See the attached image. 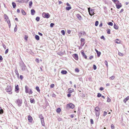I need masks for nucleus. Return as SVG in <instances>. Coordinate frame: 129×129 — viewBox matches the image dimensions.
<instances>
[{
  "label": "nucleus",
  "mask_w": 129,
  "mask_h": 129,
  "mask_svg": "<svg viewBox=\"0 0 129 129\" xmlns=\"http://www.w3.org/2000/svg\"><path fill=\"white\" fill-rule=\"evenodd\" d=\"M19 66L22 71L25 70L26 67L24 63L22 61H21L19 62Z\"/></svg>",
  "instance_id": "obj_1"
},
{
  "label": "nucleus",
  "mask_w": 129,
  "mask_h": 129,
  "mask_svg": "<svg viewBox=\"0 0 129 129\" xmlns=\"http://www.w3.org/2000/svg\"><path fill=\"white\" fill-rule=\"evenodd\" d=\"M25 92L26 93H28L29 94H32L33 92L31 89H29L28 87L26 85L25 87Z\"/></svg>",
  "instance_id": "obj_2"
},
{
  "label": "nucleus",
  "mask_w": 129,
  "mask_h": 129,
  "mask_svg": "<svg viewBox=\"0 0 129 129\" xmlns=\"http://www.w3.org/2000/svg\"><path fill=\"white\" fill-rule=\"evenodd\" d=\"M94 111L95 113L96 116L99 117L100 115V109L98 107H96L94 109Z\"/></svg>",
  "instance_id": "obj_3"
},
{
  "label": "nucleus",
  "mask_w": 129,
  "mask_h": 129,
  "mask_svg": "<svg viewBox=\"0 0 129 129\" xmlns=\"http://www.w3.org/2000/svg\"><path fill=\"white\" fill-rule=\"evenodd\" d=\"M22 102V101L21 99H18L15 101V103H16L19 107L21 106Z\"/></svg>",
  "instance_id": "obj_4"
},
{
  "label": "nucleus",
  "mask_w": 129,
  "mask_h": 129,
  "mask_svg": "<svg viewBox=\"0 0 129 129\" xmlns=\"http://www.w3.org/2000/svg\"><path fill=\"white\" fill-rule=\"evenodd\" d=\"M42 15L43 17L47 18H49L50 17V15L48 13L43 12L42 14Z\"/></svg>",
  "instance_id": "obj_5"
},
{
  "label": "nucleus",
  "mask_w": 129,
  "mask_h": 129,
  "mask_svg": "<svg viewBox=\"0 0 129 129\" xmlns=\"http://www.w3.org/2000/svg\"><path fill=\"white\" fill-rule=\"evenodd\" d=\"M88 9L89 15L91 16L93 15L94 14V10L93 9H91V10H90V8H88Z\"/></svg>",
  "instance_id": "obj_6"
},
{
  "label": "nucleus",
  "mask_w": 129,
  "mask_h": 129,
  "mask_svg": "<svg viewBox=\"0 0 129 129\" xmlns=\"http://www.w3.org/2000/svg\"><path fill=\"white\" fill-rule=\"evenodd\" d=\"M6 90L7 92H11L12 90V89L10 86H7Z\"/></svg>",
  "instance_id": "obj_7"
},
{
  "label": "nucleus",
  "mask_w": 129,
  "mask_h": 129,
  "mask_svg": "<svg viewBox=\"0 0 129 129\" xmlns=\"http://www.w3.org/2000/svg\"><path fill=\"white\" fill-rule=\"evenodd\" d=\"M68 106L70 108L73 109L74 107V104L70 103L68 104Z\"/></svg>",
  "instance_id": "obj_8"
},
{
  "label": "nucleus",
  "mask_w": 129,
  "mask_h": 129,
  "mask_svg": "<svg viewBox=\"0 0 129 129\" xmlns=\"http://www.w3.org/2000/svg\"><path fill=\"white\" fill-rule=\"evenodd\" d=\"M28 119L29 121L30 122H31L33 120L32 117L30 115H28Z\"/></svg>",
  "instance_id": "obj_9"
},
{
  "label": "nucleus",
  "mask_w": 129,
  "mask_h": 129,
  "mask_svg": "<svg viewBox=\"0 0 129 129\" xmlns=\"http://www.w3.org/2000/svg\"><path fill=\"white\" fill-rule=\"evenodd\" d=\"M81 53L82 54L83 56L86 59H87V57L85 54L84 51H81Z\"/></svg>",
  "instance_id": "obj_10"
},
{
  "label": "nucleus",
  "mask_w": 129,
  "mask_h": 129,
  "mask_svg": "<svg viewBox=\"0 0 129 129\" xmlns=\"http://www.w3.org/2000/svg\"><path fill=\"white\" fill-rule=\"evenodd\" d=\"M74 91V90L72 88H70L68 89V93H72V92H73Z\"/></svg>",
  "instance_id": "obj_11"
},
{
  "label": "nucleus",
  "mask_w": 129,
  "mask_h": 129,
  "mask_svg": "<svg viewBox=\"0 0 129 129\" xmlns=\"http://www.w3.org/2000/svg\"><path fill=\"white\" fill-rule=\"evenodd\" d=\"M77 17L80 20H81L82 19V17L79 14H77Z\"/></svg>",
  "instance_id": "obj_12"
},
{
  "label": "nucleus",
  "mask_w": 129,
  "mask_h": 129,
  "mask_svg": "<svg viewBox=\"0 0 129 129\" xmlns=\"http://www.w3.org/2000/svg\"><path fill=\"white\" fill-rule=\"evenodd\" d=\"M74 58L76 60H78V55L77 54H74Z\"/></svg>",
  "instance_id": "obj_13"
},
{
  "label": "nucleus",
  "mask_w": 129,
  "mask_h": 129,
  "mask_svg": "<svg viewBox=\"0 0 129 129\" xmlns=\"http://www.w3.org/2000/svg\"><path fill=\"white\" fill-rule=\"evenodd\" d=\"M31 14L32 15H34L35 11L33 9H31Z\"/></svg>",
  "instance_id": "obj_14"
},
{
  "label": "nucleus",
  "mask_w": 129,
  "mask_h": 129,
  "mask_svg": "<svg viewBox=\"0 0 129 129\" xmlns=\"http://www.w3.org/2000/svg\"><path fill=\"white\" fill-rule=\"evenodd\" d=\"M129 99V96H128L125 99H124L123 101V102L124 103H126V101L128 100Z\"/></svg>",
  "instance_id": "obj_15"
},
{
  "label": "nucleus",
  "mask_w": 129,
  "mask_h": 129,
  "mask_svg": "<svg viewBox=\"0 0 129 129\" xmlns=\"http://www.w3.org/2000/svg\"><path fill=\"white\" fill-rule=\"evenodd\" d=\"M85 33L84 32H80L79 34V37H80L82 35H84L85 34Z\"/></svg>",
  "instance_id": "obj_16"
},
{
  "label": "nucleus",
  "mask_w": 129,
  "mask_h": 129,
  "mask_svg": "<svg viewBox=\"0 0 129 129\" xmlns=\"http://www.w3.org/2000/svg\"><path fill=\"white\" fill-rule=\"evenodd\" d=\"M116 8L118 9H119L120 7H121L122 6V5H117L116 4Z\"/></svg>",
  "instance_id": "obj_17"
},
{
  "label": "nucleus",
  "mask_w": 129,
  "mask_h": 129,
  "mask_svg": "<svg viewBox=\"0 0 129 129\" xmlns=\"http://www.w3.org/2000/svg\"><path fill=\"white\" fill-rule=\"evenodd\" d=\"M19 90V88L18 87V85H17L16 86H15V91H17Z\"/></svg>",
  "instance_id": "obj_18"
},
{
  "label": "nucleus",
  "mask_w": 129,
  "mask_h": 129,
  "mask_svg": "<svg viewBox=\"0 0 129 129\" xmlns=\"http://www.w3.org/2000/svg\"><path fill=\"white\" fill-rule=\"evenodd\" d=\"M35 38L37 40H39L40 39V37H39L37 35H36L35 36Z\"/></svg>",
  "instance_id": "obj_19"
},
{
  "label": "nucleus",
  "mask_w": 129,
  "mask_h": 129,
  "mask_svg": "<svg viewBox=\"0 0 129 129\" xmlns=\"http://www.w3.org/2000/svg\"><path fill=\"white\" fill-rule=\"evenodd\" d=\"M13 7V8H15L16 6V3L14 2H12V3Z\"/></svg>",
  "instance_id": "obj_20"
},
{
  "label": "nucleus",
  "mask_w": 129,
  "mask_h": 129,
  "mask_svg": "<svg viewBox=\"0 0 129 129\" xmlns=\"http://www.w3.org/2000/svg\"><path fill=\"white\" fill-rule=\"evenodd\" d=\"M61 73L63 74H65L67 73V72L66 71L62 70L61 71Z\"/></svg>",
  "instance_id": "obj_21"
},
{
  "label": "nucleus",
  "mask_w": 129,
  "mask_h": 129,
  "mask_svg": "<svg viewBox=\"0 0 129 129\" xmlns=\"http://www.w3.org/2000/svg\"><path fill=\"white\" fill-rule=\"evenodd\" d=\"M30 103H35V100L34 99H30Z\"/></svg>",
  "instance_id": "obj_22"
},
{
  "label": "nucleus",
  "mask_w": 129,
  "mask_h": 129,
  "mask_svg": "<svg viewBox=\"0 0 129 129\" xmlns=\"http://www.w3.org/2000/svg\"><path fill=\"white\" fill-rule=\"evenodd\" d=\"M41 122L43 126H44L45 124V123L44 120V119H41Z\"/></svg>",
  "instance_id": "obj_23"
},
{
  "label": "nucleus",
  "mask_w": 129,
  "mask_h": 129,
  "mask_svg": "<svg viewBox=\"0 0 129 129\" xmlns=\"http://www.w3.org/2000/svg\"><path fill=\"white\" fill-rule=\"evenodd\" d=\"M72 8L71 7H67L66 8V9L67 10L69 11L70 9H71Z\"/></svg>",
  "instance_id": "obj_24"
},
{
  "label": "nucleus",
  "mask_w": 129,
  "mask_h": 129,
  "mask_svg": "<svg viewBox=\"0 0 129 129\" xmlns=\"http://www.w3.org/2000/svg\"><path fill=\"white\" fill-rule=\"evenodd\" d=\"M114 28L116 29H117L118 28V27L117 25L115 24H114Z\"/></svg>",
  "instance_id": "obj_25"
},
{
  "label": "nucleus",
  "mask_w": 129,
  "mask_h": 129,
  "mask_svg": "<svg viewBox=\"0 0 129 129\" xmlns=\"http://www.w3.org/2000/svg\"><path fill=\"white\" fill-rule=\"evenodd\" d=\"M115 43L117 44H119L120 43V41L118 39H117L116 40Z\"/></svg>",
  "instance_id": "obj_26"
},
{
  "label": "nucleus",
  "mask_w": 129,
  "mask_h": 129,
  "mask_svg": "<svg viewBox=\"0 0 129 129\" xmlns=\"http://www.w3.org/2000/svg\"><path fill=\"white\" fill-rule=\"evenodd\" d=\"M15 73L16 74V75H17L18 76H19V74H18V71L17 70V69H15Z\"/></svg>",
  "instance_id": "obj_27"
},
{
  "label": "nucleus",
  "mask_w": 129,
  "mask_h": 129,
  "mask_svg": "<svg viewBox=\"0 0 129 129\" xmlns=\"http://www.w3.org/2000/svg\"><path fill=\"white\" fill-rule=\"evenodd\" d=\"M7 23L9 25V27H10V26H11V24H10V21L9 19H8L7 20Z\"/></svg>",
  "instance_id": "obj_28"
},
{
  "label": "nucleus",
  "mask_w": 129,
  "mask_h": 129,
  "mask_svg": "<svg viewBox=\"0 0 129 129\" xmlns=\"http://www.w3.org/2000/svg\"><path fill=\"white\" fill-rule=\"evenodd\" d=\"M21 13L23 15H26V13L22 9L21 10Z\"/></svg>",
  "instance_id": "obj_29"
},
{
  "label": "nucleus",
  "mask_w": 129,
  "mask_h": 129,
  "mask_svg": "<svg viewBox=\"0 0 129 129\" xmlns=\"http://www.w3.org/2000/svg\"><path fill=\"white\" fill-rule=\"evenodd\" d=\"M60 111H61V109H60L59 108H58L57 110H56V111L58 113H60Z\"/></svg>",
  "instance_id": "obj_30"
},
{
  "label": "nucleus",
  "mask_w": 129,
  "mask_h": 129,
  "mask_svg": "<svg viewBox=\"0 0 129 129\" xmlns=\"http://www.w3.org/2000/svg\"><path fill=\"white\" fill-rule=\"evenodd\" d=\"M3 113V110L2 109L1 107H0V114H2Z\"/></svg>",
  "instance_id": "obj_31"
},
{
  "label": "nucleus",
  "mask_w": 129,
  "mask_h": 129,
  "mask_svg": "<svg viewBox=\"0 0 129 129\" xmlns=\"http://www.w3.org/2000/svg\"><path fill=\"white\" fill-rule=\"evenodd\" d=\"M115 78V77L114 76H112L111 77H110L109 78V79L110 80H113Z\"/></svg>",
  "instance_id": "obj_32"
},
{
  "label": "nucleus",
  "mask_w": 129,
  "mask_h": 129,
  "mask_svg": "<svg viewBox=\"0 0 129 129\" xmlns=\"http://www.w3.org/2000/svg\"><path fill=\"white\" fill-rule=\"evenodd\" d=\"M39 117L40 119L41 120L44 119V117L42 116V114L40 115L39 116Z\"/></svg>",
  "instance_id": "obj_33"
},
{
  "label": "nucleus",
  "mask_w": 129,
  "mask_h": 129,
  "mask_svg": "<svg viewBox=\"0 0 129 129\" xmlns=\"http://www.w3.org/2000/svg\"><path fill=\"white\" fill-rule=\"evenodd\" d=\"M97 54L98 57H99L101 54V52L100 51H98L97 53Z\"/></svg>",
  "instance_id": "obj_34"
},
{
  "label": "nucleus",
  "mask_w": 129,
  "mask_h": 129,
  "mask_svg": "<svg viewBox=\"0 0 129 129\" xmlns=\"http://www.w3.org/2000/svg\"><path fill=\"white\" fill-rule=\"evenodd\" d=\"M4 16L5 17V19H6V20H7V19H8L9 18L6 15V14H5L4 15Z\"/></svg>",
  "instance_id": "obj_35"
},
{
  "label": "nucleus",
  "mask_w": 129,
  "mask_h": 129,
  "mask_svg": "<svg viewBox=\"0 0 129 129\" xmlns=\"http://www.w3.org/2000/svg\"><path fill=\"white\" fill-rule=\"evenodd\" d=\"M107 33L108 34H110V29H108L107 30Z\"/></svg>",
  "instance_id": "obj_36"
},
{
  "label": "nucleus",
  "mask_w": 129,
  "mask_h": 129,
  "mask_svg": "<svg viewBox=\"0 0 129 129\" xmlns=\"http://www.w3.org/2000/svg\"><path fill=\"white\" fill-rule=\"evenodd\" d=\"M61 32L63 35H65V32L64 30H62Z\"/></svg>",
  "instance_id": "obj_37"
},
{
  "label": "nucleus",
  "mask_w": 129,
  "mask_h": 129,
  "mask_svg": "<svg viewBox=\"0 0 129 129\" xmlns=\"http://www.w3.org/2000/svg\"><path fill=\"white\" fill-rule=\"evenodd\" d=\"M36 88L38 91V92L40 91V90L39 89V87H38V86L36 87Z\"/></svg>",
  "instance_id": "obj_38"
},
{
  "label": "nucleus",
  "mask_w": 129,
  "mask_h": 129,
  "mask_svg": "<svg viewBox=\"0 0 129 129\" xmlns=\"http://www.w3.org/2000/svg\"><path fill=\"white\" fill-rule=\"evenodd\" d=\"M108 24L112 26L113 25V23L111 22H109L108 23Z\"/></svg>",
  "instance_id": "obj_39"
},
{
  "label": "nucleus",
  "mask_w": 129,
  "mask_h": 129,
  "mask_svg": "<svg viewBox=\"0 0 129 129\" xmlns=\"http://www.w3.org/2000/svg\"><path fill=\"white\" fill-rule=\"evenodd\" d=\"M40 18L38 17H37L36 19V20H37V21H39L40 20Z\"/></svg>",
  "instance_id": "obj_40"
},
{
  "label": "nucleus",
  "mask_w": 129,
  "mask_h": 129,
  "mask_svg": "<svg viewBox=\"0 0 129 129\" xmlns=\"http://www.w3.org/2000/svg\"><path fill=\"white\" fill-rule=\"evenodd\" d=\"M98 23L99 22L98 21H96L95 23V25L96 26H97L98 24Z\"/></svg>",
  "instance_id": "obj_41"
},
{
  "label": "nucleus",
  "mask_w": 129,
  "mask_h": 129,
  "mask_svg": "<svg viewBox=\"0 0 129 129\" xmlns=\"http://www.w3.org/2000/svg\"><path fill=\"white\" fill-rule=\"evenodd\" d=\"M29 6H31L32 5V4H33V2L32 1H30L29 3Z\"/></svg>",
  "instance_id": "obj_42"
},
{
  "label": "nucleus",
  "mask_w": 129,
  "mask_h": 129,
  "mask_svg": "<svg viewBox=\"0 0 129 129\" xmlns=\"http://www.w3.org/2000/svg\"><path fill=\"white\" fill-rule=\"evenodd\" d=\"M101 96H102V95L100 93H98V95H97V96L98 97H100Z\"/></svg>",
  "instance_id": "obj_43"
},
{
  "label": "nucleus",
  "mask_w": 129,
  "mask_h": 129,
  "mask_svg": "<svg viewBox=\"0 0 129 129\" xmlns=\"http://www.w3.org/2000/svg\"><path fill=\"white\" fill-rule=\"evenodd\" d=\"M118 55L121 56H122L123 55V54L120 52H119Z\"/></svg>",
  "instance_id": "obj_44"
},
{
  "label": "nucleus",
  "mask_w": 129,
  "mask_h": 129,
  "mask_svg": "<svg viewBox=\"0 0 129 129\" xmlns=\"http://www.w3.org/2000/svg\"><path fill=\"white\" fill-rule=\"evenodd\" d=\"M17 25H16L15 27L14 28V31L15 32H16L17 31Z\"/></svg>",
  "instance_id": "obj_45"
},
{
  "label": "nucleus",
  "mask_w": 129,
  "mask_h": 129,
  "mask_svg": "<svg viewBox=\"0 0 129 129\" xmlns=\"http://www.w3.org/2000/svg\"><path fill=\"white\" fill-rule=\"evenodd\" d=\"M54 25V24L53 23H51L50 24V27H53Z\"/></svg>",
  "instance_id": "obj_46"
},
{
  "label": "nucleus",
  "mask_w": 129,
  "mask_h": 129,
  "mask_svg": "<svg viewBox=\"0 0 129 129\" xmlns=\"http://www.w3.org/2000/svg\"><path fill=\"white\" fill-rule=\"evenodd\" d=\"M101 39H103L104 40H105V38L104 36H102L101 37Z\"/></svg>",
  "instance_id": "obj_47"
},
{
  "label": "nucleus",
  "mask_w": 129,
  "mask_h": 129,
  "mask_svg": "<svg viewBox=\"0 0 129 129\" xmlns=\"http://www.w3.org/2000/svg\"><path fill=\"white\" fill-rule=\"evenodd\" d=\"M107 113L105 111L104 112V114H103V116H105L107 115Z\"/></svg>",
  "instance_id": "obj_48"
},
{
  "label": "nucleus",
  "mask_w": 129,
  "mask_h": 129,
  "mask_svg": "<svg viewBox=\"0 0 129 129\" xmlns=\"http://www.w3.org/2000/svg\"><path fill=\"white\" fill-rule=\"evenodd\" d=\"M105 63L106 64V66L107 67H108V62L106 60H105Z\"/></svg>",
  "instance_id": "obj_49"
},
{
  "label": "nucleus",
  "mask_w": 129,
  "mask_h": 129,
  "mask_svg": "<svg viewBox=\"0 0 129 129\" xmlns=\"http://www.w3.org/2000/svg\"><path fill=\"white\" fill-rule=\"evenodd\" d=\"M85 41V39H84L82 38L80 40V41L81 42H84Z\"/></svg>",
  "instance_id": "obj_50"
},
{
  "label": "nucleus",
  "mask_w": 129,
  "mask_h": 129,
  "mask_svg": "<svg viewBox=\"0 0 129 129\" xmlns=\"http://www.w3.org/2000/svg\"><path fill=\"white\" fill-rule=\"evenodd\" d=\"M8 49H7L5 51V54H7V53L8 52Z\"/></svg>",
  "instance_id": "obj_51"
},
{
  "label": "nucleus",
  "mask_w": 129,
  "mask_h": 129,
  "mask_svg": "<svg viewBox=\"0 0 129 129\" xmlns=\"http://www.w3.org/2000/svg\"><path fill=\"white\" fill-rule=\"evenodd\" d=\"M93 68L94 70H95L96 69V67L95 65H93Z\"/></svg>",
  "instance_id": "obj_52"
},
{
  "label": "nucleus",
  "mask_w": 129,
  "mask_h": 129,
  "mask_svg": "<svg viewBox=\"0 0 129 129\" xmlns=\"http://www.w3.org/2000/svg\"><path fill=\"white\" fill-rule=\"evenodd\" d=\"M90 123L91 124H93V120L92 119H90Z\"/></svg>",
  "instance_id": "obj_53"
},
{
  "label": "nucleus",
  "mask_w": 129,
  "mask_h": 129,
  "mask_svg": "<svg viewBox=\"0 0 129 129\" xmlns=\"http://www.w3.org/2000/svg\"><path fill=\"white\" fill-rule=\"evenodd\" d=\"M75 71L77 72H79V70L78 68H76L75 70Z\"/></svg>",
  "instance_id": "obj_54"
},
{
  "label": "nucleus",
  "mask_w": 129,
  "mask_h": 129,
  "mask_svg": "<svg viewBox=\"0 0 129 129\" xmlns=\"http://www.w3.org/2000/svg\"><path fill=\"white\" fill-rule=\"evenodd\" d=\"M111 127L112 129H114V126L113 124H112L111 125Z\"/></svg>",
  "instance_id": "obj_55"
},
{
  "label": "nucleus",
  "mask_w": 129,
  "mask_h": 129,
  "mask_svg": "<svg viewBox=\"0 0 129 129\" xmlns=\"http://www.w3.org/2000/svg\"><path fill=\"white\" fill-rule=\"evenodd\" d=\"M3 47L4 48V49H6V46L5 45V44H3Z\"/></svg>",
  "instance_id": "obj_56"
},
{
  "label": "nucleus",
  "mask_w": 129,
  "mask_h": 129,
  "mask_svg": "<svg viewBox=\"0 0 129 129\" xmlns=\"http://www.w3.org/2000/svg\"><path fill=\"white\" fill-rule=\"evenodd\" d=\"M57 120L58 121H61L62 120V119L61 118L59 117L57 118Z\"/></svg>",
  "instance_id": "obj_57"
},
{
  "label": "nucleus",
  "mask_w": 129,
  "mask_h": 129,
  "mask_svg": "<svg viewBox=\"0 0 129 129\" xmlns=\"http://www.w3.org/2000/svg\"><path fill=\"white\" fill-rule=\"evenodd\" d=\"M54 84H52L51 85L50 87L51 88H52L54 87Z\"/></svg>",
  "instance_id": "obj_58"
},
{
  "label": "nucleus",
  "mask_w": 129,
  "mask_h": 129,
  "mask_svg": "<svg viewBox=\"0 0 129 129\" xmlns=\"http://www.w3.org/2000/svg\"><path fill=\"white\" fill-rule=\"evenodd\" d=\"M110 101H111L110 99L108 97L107 101L108 102H110Z\"/></svg>",
  "instance_id": "obj_59"
},
{
  "label": "nucleus",
  "mask_w": 129,
  "mask_h": 129,
  "mask_svg": "<svg viewBox=\"0 0 129 129\" xmlns=\"http://www.w3.org/2000/svg\"><path fill=\"white\" fill-rule=\"evenodd\" d=\"M93 58V56L92 55H91L90 56L89 58L90 59H91Z\"/></svg>",
  "instance_id": "obj_60"
},
{
  "label": "nucleus",
  "mask_w": 129,
  "mask_h": 129,
  "mask_svg": "<svg viewBox=\"0 0 129 129\" xmlns=\"http://www.w3.org/2000/svg\"><path fill=\"white\" fill-rule=\"evenodd\" d=\"M19 3H21L22 2L23 0H16Z\"/></svg>",
  "instance_id": "obj_61"
},
{
  "label": "nucleus",
  "mask_w": 129,
  "mask_h": 129,
  "mask_svg": "<svg viewBox=\"0 0 129 129\" xmlns=\"http://www.w3.org/2000/svg\"><path fill=\"white\" fill-rule=\"evenodd\" d=\"M35 61L36 62H37L38 63H39V60L38 59H36Z\"/></svg>",
  "instance_id": "obj_62"
},
{
  "label": "nucleus",
  "mask_w": 129,
  "mask_h": 129,
  "mask_svg": "<svg viewBox=\"0 0 129 129\" xmlns=\"http://www.w3.org/2000/svg\"><path fill=\"white\" fill-rule=\"evenodd\" d=\"M71 33V31L70 30H68L67 31V33L70 34Z\"/></svg>",
  "instance_id": "obj_63"
},
{
  "label": "nucleus",
  "mask_w": 129,
  "mask_h": 129,
  "mask_svg": "<svg viewBox=\"0 0 129 129\" xmlns=\"http://www.w3.org/2000/svg\"><path fill=\"white\" fill-rule=\"evenodd\" d=\"M20 79H22L23 78V76L22 75H20Z\"/></svg>",
  "instance_id": "obj_64"
}]
</instances>
